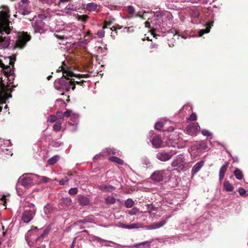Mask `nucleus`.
<instances>
[{
  "mask_svg": "<svg viewBox=\"0 0 248 248\" xmlns=\"http://www.w3.org/2000/svg\"><path fill=\"white\" fill-rule=\"evenodd\" d=\"M9 10L7 6L0 7V48H7L10 42Z\"/></svg>",
  "mask_w": 248,
  "mask_h": 248,
  "instance_id": "nucleus-1",
  "label": "nucleus"
},
{
  "mask_svg": "<svg viewBox=\"0 0 248 248\" xmlns=\"http://www.w3.org/2000/svg\"><path fill=\"white\" fill-rule=\"evenodd\" d=\"M13 65L12 68H13ZM5 69L7 70V72L9 71V75L8 76L9 83L7 86L3 83H0V104L1 105L6 104L8 99L12 97L11 93L15 87L14 82H10L11 79H13L14 77L13 69L12 70L9 66H7Z\"/></svg>",
  "mask_w": 248,
  "mask_h": 248,
  "instance_id": "nucleus-2",
  "label": "nucleus"
},
{
  "mask_svg": "<svg viewBox=\"0 0 248 248\" xmlns=\"http://www.w3.org/2000/svg\"><path fill=\"white\" fill-rule=\"evenodd\" d=\"M61 71H62L63 77L59 79V84L60 85V88L62 90L68 92L70 88L74 91L76 86H75V80L72 78L74 76H76L72 71L64 70L63 68H61Z\"/></svg>",
  "mask_w": 248,
  "mask_h": 248,
  "instance_id": "nucleus-3",
  "label": "nucleus"
},
{
  "mask_svg": "<svg viewBox=\"0 0 248 248\" xmlns=\"http://www.w3.org/2000/svg\"><path fill=\"white\" fill-rule=\"evenodd\" d=\"M16 48H23L31 39V36L27 32L16 31Z\"/></svg>",
  "mask_w": 248,
  "mask_h": 248,
  "instance_id": "nucleus-4",
  "label": "nucleus"
},
{
  "mask_svg": "<svg viewBox=\"0 0 248 248\" xmlns=\"http://www.w3.org/2000/svg\"><path fill=\"white\" fill-rule=\"evenodd\" d=\"M16 1L18 4V13L23 16L28 15L30 13L28 9V0H17Z\"/></svg>",
  "mask_w": 248,
  "mask_h": 248,
  "instance_id": "nucleus-5",
  "label": "nucleus"
},
{
  "mask_svg": "<svg viewBox=\"0 0 248 248\" xmlns=\"http://www.w3.org/2000/svg\"><path fill=\"white\" fill-rule=\"evenodd\" d=\"M185 160L184 156L183 155H179L171 163V166L173 168L177 167L179 169L183 170L186 165Z\"/></svg>",
  "mask_w": 248,
  "mask_h": 248,
  "instance_id": "nucleus-6",
  "label": "nucleus"
},
{
  "mask_svg": "<svg viewBox=\"0 0 248 248\" xmlns=\"http://www.w3.org/2000/svg\"><path fill=\"white\" fill-rule=\"evenodd\" d=\"M176 154L175 152L172 153L171 152L167 153L164 151L159 152L156 154V157L159 160L165 162L171 158L172 156Z\"/></svg>",
  "mask_w": 248,
  "mask_h": 248,
  "instance_id": "nucleus-7",
  "label": "nucleus"
},
{
  "mask_svg": "<svg viewBox=\"0 0 248 248\" xmlns=\"http://www.w3.org/2000/svg\"><path fill=\"white\" fill-rule=\"evenodd\" d=\"M35 214V212L33 210H26L22 214V220L24 223H29L33 218Z\"/></svg>",
  "mask_w": 248,
  "mask_h": 248,
  "instance_id": "nucleus-8",
  "label": "nucleus"
},
{
  "mask_svg": "<svg viewBox=\"0 0 248 248\" xmlns=\"http://www.w3.org/2000/svg\"><path fill=\"white\" fill-rule=\"evenodd\" d=\"M34 32L42 33L44 31L45 23L42 20H36L32 25Z\"/></svg>",
  "mask_w": 248,
  "mask_h": 248,
  "instance_id": "nucleus-9",
  "label": "nucleus"
},
{
  "mask_svg": "<svg viewBox=\"0 0 248 248\" xmlns=\"http://www.w3.org/2000/svg\"><path fill=\"white\" fill-rule=\"evenodd\" d=\"M18 181L21 183V185L24 186H28L33 184V179L31 176L27 175H23L22 177L19 178Z\"/></svg>",
  "mask_w": 248,
  "mask_h": 248,
  "instance_id": "nucleus-10",
  "label": "nucleus"
},
{
  "mask_svg": "<svg viewBox=\"0 0 248 248\" xmlns=\"http://www.w3.org/2000/svg\"><path fill=\"white\" fill-rule=\"evenodd\" d=\"M163 173L162 171L156 170L151 176V179L155 182H159L163 179Z\"/></svg>",
  "mask_w": 248,
  "mask_h": 248,
  "instance_id": "nucleus-11",
  "label": "nucleus"
},
{
  "mask_svg": "<svg viewBox=\"0 0 248 248\" xmlns=\"http://www.w3.org/2000/svg\"><path fill=\"white\" fill-rule=\"evenodd\" d=\"M97 188L103 192H111L115 189L114 186L111 185H107L104 184L97 185Z\"/></svg>",
  "mask_w": 248,
  "mask_h": 248,
  "instance_id": "nucleus-12",
  "label": "nucleus"
},
{
  "mask_svg": "<svg viewBox=\"0 0 248 248\" xmlns=\"http://www.w3.org/2000/svg\"><path fill=\"white\" fill-rule=\"evenodd\" d=\"M166 223L167 221L166 220H161L159 222H155L151 225L147 226L146 228L148 230L156 229L163 226Z\"/></svg>",
  "mask_w": 248,
  "mask_h": 248,
  "instance_id": "nucleus-13",
  "label": "nucleus"
},
{
  "mask_svg": "<svg viewBox=\"0 0 248 248\" xmlns=\"http://www.w3.org/2000/svg\"><path fill=\"white\" fill-rule=\"evenodd\" d=\"M151 142L153 146L155 148L161 147L163 142L161 137L159 135L154 136Z\"/></svg>",
  "mask_w": 248,
  "mask_h": 248,
  "instance_id": "nucleus-14",
  "label": "nucleus"
},
{
  "mask_svg": "<svg viewBox=\"0 0 248 248\" xmlns=\"http://www.w3.org/2000/svg\"><path fill=\"white\" fill-rule=\"evenodd\" d=\"M198 131V127L195 124H191L188 125L186 128V133L191 135H195Z\"/></svg>",
  "mask_w": 248,
  "mask_h": 248,
  "instance_id": "nucleus-15",
  "label": "nucleus"
},
{
  "mask_svg": "<svg viewBox=\"0 0 248 248\" xmlns=\"http://www.w3.org/2000/svg\"><path fill=\"white\" fill-rule=\"evenodd\" d=\"M229 165V162H225L224 165L220 168L219 173V178L220 181H221L224 178L225 172L227 170Z\"/></svg>",
  "mask_w": 248,
  "mask_h": 248,
  "instance_id": "nucleus-16",
  "label": "nucleus"
},
{
  "mask_svg": "<svg viewBox=\"0 0 248 248\" xmlns=\"http://www.w3.org/2000/svg\"><path fill=\"white\" fill-rule=\"evenodd\" d=\"M204 165V161H201L200 162H197L196 164L192 168L191 170V173L192 175H195L199 171L200 169Z\"/></svg>",
  "mask_w": 248,
  "mask_h": 248,
  "instance_id": "nucleus-17",
  "label": "nucleus"
},
{
  "mask_svg": "<svg viewBox=\"0 0 248 248\" xmlns=\"http://www.w3.org/2000/svg\"><path fill=\"white\" fill-rule=\"evenodd\" d=\"M71 199L69 197H66L61 199L59 203L62 206H68L71 205Z\"/></svg>",
  "mask_w": 248,
  "mask_h": 248,
  "instance_id": "nucleus-18",
  "label": "nucleus"
},
{
  "mask_svg": "<svg viewBox=\"0 0 248 248\" xmlns=\"http://www.w3.org/2000/svg\"><path fill=\"white\" fill-rule=\"evenodd\" d=\"M78 202L80 205L85 206L89 204L90 201L87 197L82 196L79 197Z\"/></svg>",
  "mask_w": 248,
  "mask_h": 248,
  "instance_id": "nucleus-19",
  "label": "nucleus"
},
{
  "mask_svg": "<svg viewBox=\"0 0 248 248\" xmlns=\"http://www.w3.org/2000/svg\"><path fill=\"white\" fill-rule=\"evenodd\" d=\"M223 186L224 189L227 192H231L233 190V186L228 181L224 182Z\"/></svg>",
  "mask_w": 248,
  "mask_h": 248,
  "instance_id": "nucleus-20",
  "label": "nucleus"
},
{
  "mask_svg": "<svg viewBox=\"0 0 248 248\" xmlns=\"http://www.w3.org/2000/svg\"><path fill=\"white\" fill-rule=\"evenodd\" d=\"M234 175L238 180H242L244 177L242 171L239 169L236 168L233 172Z\"/></svg>",
  "mask_w": 248,
  "mask_h": 248,
  "instance_id": "nucleus-21",
  "label": "nucleus"
},
{
  "mask_svg": "<svg viewBox=\"0 0 248 248\" xmlns=\"http://www.w3.org/2000/svg\"><path fill=\"white\" fill-rule=\"evenodd\" d=\"M97 5L93 2L88 3L86 5V9L90 12L95 11L97 10Z\"/></svg>",
  "mask_w": 248,
  "mask_h": 248,
  "instance_id": "nucleus-22",
  "label": "nucleus"
},
{
  "mask_svg": "<svg viewBox=\"0 0 248 248\" xmlns=\"http://www.w3.org/2000/svg\"><path fill=\"white\" fill-rule=\"evenodd\" d=\"M108 160H110V161L116 162V163L119 165H123L124 163V161L123 160L115 156L109 157L108 158Z\"/></svg>",
  "mask_w": 248,
  "mask_h": 248,
  "instance_id": "nucleus-23",
  "label": "nucleus"
},
{
  "mask_svg": "<svg viewBox=\"0 0 248 248\" xmlns=\"http://www.w3.org/2000/svg\"><path fill=\"white\" fill-rule=\"evenodd\" d=\"M212 26H213V23H208L205 30H202L199 31V36H202L204 33H208L210 31Z\"/></svg>",
  "mask_w": 248,
  "mask_h": 248,
  "instance_id": "nucleus-24",
  "label": "nucleus"
},
{
  "mask_svg": "<svg viewBox=\"0 0 248 248\" xmlns=\"http://www.w3.org/2000/svg\"><path fill=\"white\" fill-rule=\"evenodd\" d=\"M63 117L64 116L66 117H71V118H77L78 115L75 113H73L72 111L71 110H67L64 113H63Z\"/></svg>",
  "mask_w": 248,
  "mask_h": 248,
  "instance_id": "nucleus-25",
  "label": "nucleus"
},
{
  "mask_svg": "<svg viewBox=\"0 0 248 248\" xmlns=\"http://www.w3.org/2000/svg\"><path fill=\"white\" fill-rule=\"evenodd\" d=\"M60 159V156L59 155H55L50 159H49L47 161V163L49 165H53L55 164Z\"/></svg>",
  "mask_w": 248,
  "mask_h": 248,
  "instance_id": "nucleus-26",
  "label": "nucleus"
},
{
  "mask_svg": "<svg viewBox=\"0 0 248 248\" xmlns=\"http://www.w3.org/2000/svg\"><path fill=\"white\" fill-rule=\"evenodd\" d=\"M105 200L106 204H113L116 202V199L112 196H108Z\"/></svg>",
  "mask_w": 248,
  "mask_h": 248,
  "instance_id": "nucleus-27",
  "label": "nucleus"
},
{
  "mask_svg": "<svg viewBox=\"0 0 248 248\" xmlns=\"http://www.w3.org/2000/svg\"><path fill=\"white\" fill-rule=\"evenodd\" d=\"M151 53L157 52L158 50V45L155 43H151L149 47Z\"/></svg>",
  "mask_w": 248,
  "mask_h": 248,
  "instance_id": "nucleus-28",
  "label": "nucleus"
},
{
  "mask_svg": "<svg viewBox=\"0 0 248 248\" xmlns=\"http://www.w3.org/2000/svg\"><path fill=\"white\" fill-rule=\"evenodd\" d=\"M206 143L204 141H201L197 145V149L198 150H205L207 148Z\"/></svg>",
  "mask_w": 248,
  "mask_h": 248,
  "instance_id": "nucleus-29",
  "label": "nucleus"
},
{
  "mask_svg": "<svg viewBox=\"0 0 248 248\" xmlns=\"http://www.w3.org/2000/svg\"><path fill=\"white\" fill-rule=\"evenodd\" d=\"M55 115L58 122H62L64 120L63 113L61 111H58L56 112Z\"/></svg>",
  "mask_w": 248,
  "mask_h": 248,
  "instance_id": "nucleus-30",
  "label": "nucleus"
},
{
  "mask_svg": "<svg viewBox=\"0 0 248 248\" xmlns=\"http://www.w3.org/2000/svg\"><path fill=\"white\" fill-rule=\"evenodd\" d=\"M123 227L125 229H133L135 228H139L140 226L139 224L133 223L130 225H124Z\"/></svg>",
  "mask_w": 248,
  "mask_h": 248,
  "instance_id": "nucleus-31",
  "label": "nucleus"
},
{
  "mask_svg": "<svg viewBox=\"0 0 248 248\" xmlns=\"http://www.w3.org/2000/svg\"><path fill=\"white\" fill-rule=\"evenodd\" d=\"M134 202L131 199H128L125 202V206L127 208H131L134 205Z\"/></svg>",
  "mask_w": 248,
  "mask_h": 248,
  "instance_id": "nucleus-32",
  "label": "nucleus"
},
{
  "mask_svg": "<svg viewBox=\"0 0 248 248\" xmlns=\"http://www.w3.org/2000/svg\"><path fill=\"white\" fill-rule=\"evenodd\" d=\"M62 127V122H57L54 124L53 126V129L54 131H59L61 129Z\"/></svg>",
  "mask_w": 248,
  "mask_h": 248,
  "instance_id": "nucleus-33",
  "label": "nucleus"
},
{
  "mask_svg": "<svg viewBox=\"0 0 248 248\" xmlns=\"http://www.w3.org/2000/svg\"><path fill=\"white\" fill-rule=\"evenodd\" d=\"M126 11L130 15L131 17L135 13V10L134 7L132 6H128L126 8Z\"/></svg>",
  "mask_w": 248,
  "mask_h": 248,
  "instance_id": "nucleus-34",
  "label": "nucleus"
},
{
  "mask_svg": "<svg viewBox=\"0 0 248 248\" xmlns=\"http://www.w3.org/2000/svg\"><path fill=\"white\" fill-rule=\"evenodd\" d=\"M48 121L50 123H56L58 120L56 118L55 114L50 115L48 119Z\"/></svg>",
  "mask_w": 248,
  "mask_h": 248,
  "instance_id": "nucleus-35",
  "label": "nucleus"
},
{
  "mask_svg": "<svg viewBox=\"0 0 248 248\" xmlns=\"http://www.w3.org/2000/svg\"><path fill=\"white\" fill-rule=\"evenodd\" d=\"M139 212V209L137 207H133L128 211V213L131 215H135Z\"/></svg>",
  "mask_w": 248,
  "mask_h": 248,
  "instance_id": "nucleus-36",
  "label": "nucleus"
},
{
  "mask_svg": "<svg viewBox=\"0 0 248 248\" xmlns=\"http://www.w3.org/2000/svg\"><path fill=\"white\" fill-rule=\"evenodd\" d=\"M238 193L239 194H240V195L242 196H243V197H246L247 196V194H246V193H247V191L245 189H244L242 187H240L239 189H238Z\"/></svg>",
  "mask_w": 248,
  "mask_h": 248,
  "instance_id": "nucleus-37",
  "label": "nucleus"
},
{
  "mask_svg": "<svg viewBox=\"0 0 248 248\" xmlns=\"http://www.w3.org/2000/svg\"><path fill=\"white\" fill-rule=\"evenodd\" d=\"M163 124L162 123L157 122L155 125V129L157 130L161 131V128L163 127Z\"/></svg>",
  "mask_w": 248,
  "mask_h": 248,
  "instance_id": "nucleus-38",
  "label": "nucleus"
},
{
  "mask_svg": "<svg viewBox=\"0 0 248 248\" xmlns=\"http://www.w3.org/2000/svg\"><path fill=\"white\" fill-rule=\"evenodd\" d=\"M78 188L76 187L71 188L69 190V194L71 195H75L78 193Z\"/></svg>",
  "mask_w": 248,
  "mask_h": 248,
  "instance_id": "nucleus-39",
  "label": "nucleus"
},
{
  "mask_svg": "<svg viewBox=\"0 0 248 248\" xmlns=\"http://www.w3.org/2000/svg\"><path fill=\"white\" fill-rule=\"evenodd\" d=\"M104 29H102L98 31L97 35L99 38H103L105 36V31L104 30Z\"/></svg>",
  "mask_w": 248,
  "mask_h": 248,
  "instance_id": "nucleus-40",
  "label": "nucleus"
},
{
  "mask_svg": "<svg viewBox=\"0 0 248 248\" xmlns=\"http://www.w3.org/2000/svg\"><path fill=\"white\" fill-rule=\"evenodd\" d=\"M88 16L87 15H80L78 16V20H81L83 22H86L88 18Z\"/></svg>",
  "mask_w": 248,
  "mask_h": 248,
  "instance_id": "nucleus-41",
  "label": "nucleus"
},
{
  "mask_svg": "<svg viewBox=\"0 0 248 248\" xmlns=\"http://www.w3.org/2000/svg\"><path fill=\"white\" fill-rule=\"evenodd\" d=\"M202 134L206 137H210L211 136V134L210 133V132L206 130V129H202L201 131Z\"/></svg>",
  "mask_w": 248,
  "mask_h": 248,
  "instance_id": "nucleus-42",
  "label": "nucleus"
},
{
  "mask_svg": "<svg viewBox=\"0 0 248 248\" xmlns=\"http://www.w3.org/2000/svg\"><path fill=\"white\" fill-rule=\"evenodd\" d=\"M150 242L149 241H145V242H142V243H139V244H136L135 245V247L136 248H139L140 246H144V245H147L148 246H149L150 245Z\"/></svg>",
  "mask_w": 248,
  "mask_h": 248,
  "instance_id": "nucleus-43",
  "label": "nucleus"
},
{
  "mask_svg": "<svg viewBox=\"0 0 248 248\" xmlns=\"http://www.w3.org/2000/svg\"><path fill=\"white\" fill-rule=\"evenodd\" d=\"M112 22L111 21H105L104 25L103 27V29L106 28L108 26H110L112 25Z\"/></svg>",
  "mask_w": 248,
  "mask_h": 248,
  "instance_id": "nucleus-44",
  "label": "nucleus"
},
{
  "mask_svg": "<svg viewBox=\"0 0 248 248\" xmlns=\"http://www.w3.org/2000/svg\"><path fill=\"white\" fill-rule=\"evenodd\" d=\"M69 181V179L67 177H65L64 179L60 180L59 181V184L61 185H64L66 182H67Z\"/></svg>",
  "mask_w": 248,
  "mask_h": 248,
  "instance_id": "nucleus-45",
  "label": "nucleus"
},
{
  "mask_svg": "<svg viewBox=\"0 0 248 248\" xmlns=\"http://www.w3.org/2000/svg\"><path fill=\"white\" fill-rule=\"evenodd\" d=\"M38 17L39 18L38 20H42V21H43V19H45L46 18L47 16L45 14L43 13L39 14Z\"/></svg>",
  "mask_w": 248,
  "mask_h": 248,
  "instance_id": "nucleus-46",
  "label": "nucleus"
},
{
  "mask_svg": "<svg viewBox=\"0 0 248 248\" xmlns=\"http://www.w3.org/2000/svg\"><path fill=\"white\" fill-rule=\"evenodd\" d=\"M75 77L78 78V79H80L81 78L88 77L89 75H88V74H78V75H76V76H75Z\"/></svg>",
  "mask_w": 248,
  "mask_h": 248,
  "instance_id": "nucleus-47",
  "label": "nucleus"
},
{
  "mask_svg": "<svg viewBox=\"0 0 248 248\" xmlns=\"http://www.w3.org/2000/svg\"><path fill=\"white\" fill-rule=\"evenodd\" d=\"M3 151L4 152L5 155H7V156H12L13 155L11 151H10L9 149H5V151L4 150H3Z\"/></svg>",
  "mask_w": 248,
  "mask_h": 248,
  "instance_id": "nucleus-48",
  "label": "nucleus"
},
{
  "mask_svg": "<svg viewBox=\"0 0 248 248\" xmlns=\"http://www.w3.org/2000/svg\"><path fill=\"white\" fill-rule=\"evenodd\" d=\"M54 35L57 39H60L61 40H63L65 39L64 35H59L58 34H55V33L54 34Z\"/></svg>",
  "mask_w": 248,
  "mask_h": 248,
  "instance_id": "nucleus-49",
  "label": "nucleus"
},
{
  "mask_svg": "<svg viewBox=\"0 0 248 248\" xmlns=\"http://www.w3.org/2000/svg\"><path fill=\"white\" fill-rule=\"evenodd\" d=\"M85 82V81L83 80H80V81H75V85L76 84H78V85H80V86H84V83Z\"/></svg>",
  "mask_w": 248,
  "mask_h": 248,
  "instance_id": "nucleus-50",
  "label": "nucleus"
},
{
  "mask_svg": "<svg viewBox=\"0 0 248 248\" xmlns=\"http://www.w3.org/2000/svg\"><path fill=\"white\" fill-rule=\"evenodd\" d=\"M41 180L42 182L46 183L49 181L50 179L46 176H42Z\"/></svg>",
  "mask_w": 248,
  "mask_h": 248,
  "instance_id": "nucleus-51",
  "label": "nucleus"
},
{
  "mask_svg": "<svg viewBox=\"0 0 248 248\" xmlns=\"http://www.w3.org/2000/svg\"><path fill=\"white\" fill-rule=\"evenodd\" d=\"M162 16V14L160 12H156L155 14V17L157 19H160Z\"/></svg>",
  "mask_w": 248,
  "mask_h": 248,
  "instance_id": "nucleus-52",
  "label": "nucleus"
},
{
  "mask_svg": "<svg viewBox=\"0 0 248 248\" xmlns=\"http://www.w3.org/2000/svg\"><path fill=\"white\" fill-rule=\"evenodd\" d=\"M189 119L191 121H195L197 119V116L195 113H192L190 115Z\"/></svg>",
  "mask_w": 248,
  "mask_h": 248,
  "instance_id": "nucleus-53",
  "label": "nucleus"
},
{
  "mask_svg": "<svg viewBox=\"0 0 248 248\" xmlns=\"http://www.w3.org/2000/svg\"><path fill=\"white\" fill-rule=\"evenodd\" d=\"M121 28L119 26V27H116L115 26H113L110 28V30L112 31H116L117 29H120Z\"/></svg>",
  "mask_w": 248,
  "mask_h": 248,
  "instance_id": "nucleus-54",
  "label": "nucleus"
},
{
  "mask_svg": "<svg viewBox=\"0 0 248 248\" xmlns=\"http://www.w3.org/2000/svg\"><path fill=\"white\" fill-rule=\"evenodd\" d=\"M145 26L146 27L148 28H151V25H150V23L148 21H146L145 22Z\"/></svg>",
  "mask_w": 248,
  "mask_h": 248,
  "instance_id": "nucleus-55",
  "label": "nucleus"
},
{
  "mask_svg": "<svg viewBox=\"0 0 248 248\" xmlns=\"http://www.w3.org/2000/svg\"><path fill=\"white\" fill-rule=\"evenodd\" d=\"M136 17H142V18L143 17V16H141V15H140V13H139H139H138L137 14H136Z\"/></svg>",
  "mask_w": 248,
  "mask_h": 248,
  "instance_id": "nucleus-56",
  "label": "nucleus"
},
{
  "mask_svg": "<svg viewBox=\"0 0 248 248\" xmlns=\"http://www.w3.org/2000/svg\"><path fill=\"white\" fill-rule=\"evenodd\" d=\"M61 2H66L69 1V0H59Z\"/></svg>",
  "mask_w": 248,
  "mask_h": 248,
  "instance_id": "nucleus-57",
  "label": "nucleus"
},
{
  "mask_svg": "<svg viewBox=\"0 0 248 248\" xmlns=\"http://www.w3.org/2000/svg\"><path fill=\"white\" fill-rule=\"evenodd\" d=\"M75 243V240H74L71 245V248H74V243Z\"/></svg>",
  "mask_w": 248,
  "mask_h": 248,
  "instance_id": "nucleus-58",
  "label": "nucleus"
},
{
  "mask_svg": "<svg viewBox=\"0 0 248 248\" xmlns=\"http://www.w3.org/2000/svg\"><path fill=\"white\" fill-rule=\"evenodd\" d=\"M78 222L79 223H85L86 222V221L84 220H79Z\"/></svg>",
  "mask_w": 248,
  "mask_h": 248,
  "instance_id": "nucleus-59",
  "label": "nucleus"
},
{
  "mask_svg": "<svg viewBox=\"0 0 248 248\" xmlns=\"http://www.w3.org/2000/svg\"><path fill=\"white\" fill-rule=\"evenodd\" d=\"M1 200H2V201H4V202L5 203L6 202H5V197L3 196L1 198Z\"/></svg>",
  "mask_w": 248,
  "mask_h": 248,
  "instance_id": "nucleus-60",
  "label": "nucleus"
},
{
  "mask_svg": "<svg viewBox=\"0 0 248 248\" xmlns=\"http://www.w3.org/2000/svg\"><path fill=\"white\" fill-rule=\"evenodd\" d=\"M52 78V76H48L47 78L48 80H50V79Z\"/></svg>",
  "mask_w": 248,
  "mask_h": 248,
  "instance_id": "nucleus-61",
  "label": "nucleus"
},
{
  "mask_svg": "<svg viewBox=\"0 0 248 248\" xmlns=\"http://www.w3.org/2000/svg\"><path fill=\"white\" fill-rule=\"evenodd\" d=\"M181 37H182V38H185V39L186 38V37H185L184 36H183V35H182Z\"/></svg>",
  "mask_w": 248,
  "mask_h": 248,
  "instance_id": "nucleus-62",
  "label": "nucleus"
},
{
  "mask_svg": "<svg viewBox=\"0 0 248 248\" xmlns=\"http://www.w3.org/2000/svg\"><path fill=\"white\" fill-rule=\"evenodd\" d=\"M2 109V107L0 106V111Z\"/></svg>",
  "mask_w": 248,
  "mask_h": 248,
  "instance_id": "nucleus-63",
  "label": "nucleus"
},
{
  "mask_svg": "<svg viewBox=\"0 0 248 248\" xmlns=\"http://www.w3.org/2000/svg\"><path fill=\"white\" fill-rule=\"evenodd\" d=\"M175 31V35H176V34H177V32H176V31Z\"/></svg>",
  "mask_w": 248,
  "mask_h": 248,
  "instance_id": "nucleus-64",
  "label": "nucleus"
}]
</instances>
